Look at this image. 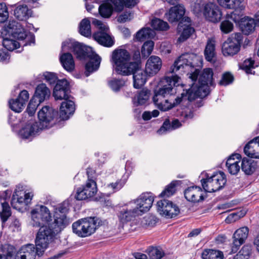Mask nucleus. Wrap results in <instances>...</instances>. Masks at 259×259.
<instances>
[{
  "label": "nucleus",
  "instance_id": "43",
  "mask_svg": "<svg viewBox=\"0 0 259 259\" xmlns=\"http://www.w3.org/2000/svg\"><path fill=\"white\" fill-rule=\"evenodd\" d=\"M201 256L202 259H223L224 255L219 250L206 249L203 251Z\"/></svg>",
  "mask_w": 259,
  "mask_h": 259
},
{
  "label": "nucleus",
  "instance_id": "49",
  "mask_svg": "<svg viewBox=\"0 0 259 259\" xmlns=\"http://www.w3.org/2000/svg\"><path fill=\"white\" fill-rule=\"evenodd\" d=\"M154 46V42L152 40L146 41L142 46L141 54L143 57H148L152 53Z\"/></svg>",
  "mask_w": 259,
  "mask_h": 259
},
{
  "label": "nucleus",
  "instance_id": "1",
  "mask_svg": "<svg viewBox=\"0 0 259 259\" xmlns=\"http://www.w3.org/2000/svg\"><path fill=\"white\" fill-rule=\"evenodd\" d=\"M110 62L115 71L122 76L132 74L133 70L141 67V59L140 50L134 51L131 58L130 53L124 49L114 50L111 55Z\"/></svg>",
  "mask_w": 259,
  "mask_h": 259
},
{
  "label": "nucleus",
  "instance_id": "44",
  "mask_svg": "<svg viewBox=\"0 0 259 259\" xmlns=\"http://www.w3.org/2000/svg\"><path fill=\"white\" fill-rule=\"evenodd\" d=\"M114 11L113 8L106 0L104 3L101 4L99 7V12L102 17L104 18H109L112 15Z\"/></svg>",
  "mask_w": 259,
  "mask_h": 259
},
{
  "label": "nucleus",
  "instance_id": "22",
  "mask_svg": "<svg viewBox=\"0 0 259 259\" xmlns=\"http://www.w3.org/2000/svg\"><path fill=\"white\" fill-rule=\"evenodd\" d=\"M249 229L247 227H243L236 230L233 236L232 251H237L248 237Z\"/></svg>",
  "mask_w": 259,
  "mask_h": 259
},
{
  "label": "nucleus",
  "instance_id": "56",
  "mask_svg": "<svg viewBox=\"0 0 259 259\" xmlns=\"http://www.w3.org/2000/svg\"><path fill=\"white\" fill-rule=\"evenodd\" d=\"M254 61L251 58L246 59L240 65V68L244 70L247 74H251V69L254 68Z\"/></svg>",
  "mask_w": 259,
  "mask_h": 259
},
{
  "label": "nucleus",
  "instance_id": "55",
  "mask_svg": "<svg viewBox=\"0 0 259 259\" xmlns=\"http://www.w3.org/2000/svg\"><path fill=\"white\" fill-rule=\"evenodd\" d=\"M40 104V103L32 98L28 103L25 112H27L30 116H33L35 113L38 106Z\"/></svg>",
  "mask_w": 259,
  "mask_h": 259
},
{
  "label": "nucleus",
  "instance_id": "21",
  "mask_svg": "<svg viewBox=\"0 0 259 259\" xmlns=\"http://www.w3.org/2000/svg\"><path fill=\"white\" fill-rule=\"evenodd\" d=\"M185 198L193 203L201 202L206 197V194L200 187H188L184 192Z\"/></svg>",
  "mask_w": 259,
  "mask_h": 259
},
{
  "label": "nucleus",
  "instance_id": "19",
  "mask_svg": "<svg viewBox=\"0 0 259 259\" xmlns=\"http://www.w3.org/2000/svg\"><path fill=\"white\" fill-rule=\"evenodd\" d=\"M154 201V197L150 193H144L136 199L132 200L134 205L139 211L140 215L148 211L151 207Z\"/></svg>",
  "mask_w": 259,
  "mask_h": 259
},
{
  "label": "nucleus",
  "instance_id": "45",
  "mask_svg": "<svg viewBox=\"0 0 259 259\" xmlns=\"http://www.w3.org/2000/svg\"><path fill=\"white\" fill-rule=\"evenodd\" d=\"M54 218V229L58 228L59 230H61L69 224V221L65 215L55 213Z\"/></svg>",
  "mask_w": 259,
  "mask_h": 259
},
{
  "label": "nucleus",
  "instance_id": "29",
  "mask_svg": "<svg viewBox=\"0 0 259 259\" xmlns=\"http://www.w3.org/2000/svg\"><path fill=\"white\" fill-rule=\"evenodd\" d=\"M259 138L256 137L249 141L244 148V152L250 158H259Z\"/></svg>",
  "mask_w": 259,
  "mask_h": 259
},
{
  "label": "nucleus",
  "instance_id": "2",
  "mask_svg": "<svg viewBox=\"0 0 259 259\" xmlns=\"http://www.w3.org/2000/svg\"><path fill=\"white\" fill-rule=\"evenodd\" d=\"M180 79L179 76L174 75L171 77H164L160 80L159 83L160 87L157 90L154 91L153 101L161 111H166L174 107V105L168 100L164 99V97L176 93L174 87H178L180 84Z\"/></svg>",
  "mask_w": 259,
  "mask_h": 259
},
{
  "label": "nucleus",
  "instance_id": "53",
  "mask_svg": "<svg viewBox=\"0 0 259 259\" xmlns=\"http://www.w3.org/2000/svg\"><path fill=\"white\" fill-rule=\"evenodd\" d=\"M9 105L12 110L18 113L21 112L25 106L20 101L17 100V99L10 100Z\"/></svg>",
  "mask_w": 259,
  "mask_h": 259
},
{
  "label": "nucleus",
  "instance_id": "50",
  "mask_svg": "<svg viewBox=\"0 0 259 259\" xmlns=\"http://www.w3.org/2000/svg\"><path fill=\"white\" fill-rule=\"evenodd\" d=\"M110 6L113 8L115 12L120 13L126 7L125 0H107Z\"/></svg>",
  "mask_w": 259,
  "mask_h": 259
},
{
  "label": "nucleus",
  "instance_id": "61",
  "mask_svg": "<svg viewBox=\"0 0 259 259\" xmlns=\"http://www.w3.org/2000/svg\"><path fill=\"white\" fill-rule=\"evenodd\" d=\"M9 12L6 5L4 3L0 4V23L5 22L8 19Z\"/></svg>",
  "mask_w": 259,
  "mask_h": 259
},
{
  "label": "nucleus",
  "instance_id": "11",
  "mask_svg": "<svg viewBox=\"0 0 259 259\" xmlns=\"http://www.w3.org/2000/svg\"><path fill=\"white\" fill-rule=\"evenodd\" d=\"M73 233L79 237H85L94 233L97 225L95 218H84L72 224Z\"/></svg>",
  "mask_w": 259,
  "mask_h": 259
},
{
  "label": "nucleus",
  "instance_id": "13",
  "mask_svg": "<svg viewBox=\"0 0 259 259\" xmlns=\"http://www.w3.org/2000/svg\"><path fill=\"white\" fill-rule=\"evenodd\" d=\"M164 2H167L169 5H175L171 7L168 12L165 14L167 20L170 23L177 22L181 20H185V22L189 23L191 21L190 18L184 17L185 13V9L184 7L181 5H178L179 0H163Z\"/></svg>",
  "mask_w": 259,
  "mask_h": 259
},
{
  "label": "nucleus",
  "instance_id": "38",
  "mask_svg": "<svg viewBox=\"0 0 259 259\" xmlns=\"http://www.w3.org/2000/svg\"><path fill=\"white\" fill-rule=\"evenodd\" d=\"M155 36L154 31L150 28H143L139 30L135 36V38L139 41H144L146 39L152 38Z\"/></svg>",
  "mask_w": 259,
  "mask_h": 259
},
{
  "label": "nucleus",
  "instance_id": "15",
  "mask_svg": "<svg viewBox=\"0 0 259 259\" xmlns=\"http://www.w3.org/2000/svg\"><path fill=\"white\" fill-rule=\"evenodd\" d=\"M234 11L230 13H227L225 16V20L220 24V28L221 32L224 34H228L233 31L234 25L230 20L237 23L242 17V11L243 10L240 9H233Z\"/></svg>",
  "mask_w": 259,
  "mask_h": 259
},
{
  "label": "nucleus",
  "instance_id": "18",
  "mask_svg": "<svg viewBox=\"0 0 259 259\" xmlns=\"http://www.w3.org/2000/svg\"><path fill=\"white\" fill-rule=\"evenodd\" d=\"M138 210L132 201L124 204L119 208L117 216L119 221L124 223L133 220L136 217L140 215Z\"/></svg>",
  "mask_w": 259,
  "mask_h": 259
},
{
  "label": "nucleus",
  "instance_id": "54",
  "mask_svg": "<svg viewBox=\"0 0 259 259\" xmlns=\"http://www.w3.org/2000/svg\"><path fill=\"white\" fill-rule=\"evenodd\" d=\"M194 31V28L190 26V25H186L185 27L184 28L180 36L178 38V41L179 42L185 41L192 35Z\"/></svg>",
  "mask_w": 259,
  "mask_h": 259
},
{
  "label": "nucleus",
  "instance_id": "3",
  "mask_svg": "<svg viewBox=\"0 0 259 259\" xmlns=\"http://www.w3.org/2000/svg\"><path fill=\"white\" fill-rule=\"evenodd\" d=\"M74 47L72 52L76 55L77 59L79 60L89 59V61L84 66L85 76L88 77L91 73L98 70L101 61V58L99 55L92 51L91 47H87L78 42Z\"/></svg>",
  "mask_w": 259,
  "mask_h": 259
},
{
  "label": "nucleus",
  "instance_id": "58",
  "mask_svg": "<svg viewBox=\"0 0 259 259\" xmlns=\"http://www.w3.org/2000/svg\"><path fill=\"white\" fill-rule=\"evenodd\" d=\"M234 80V78L233 75L230 72H226L223 74L219 84L220 85L226 86L232 83Z\"/></svg>",
  "mask_w": 259,
  "mask_h": 259
},
{
  "label": "nucleus",
  "instance_id": "6",
  "mask_svg": "<svg viewBox=\"0 0 259 259\" xmlns=\"http://www.w3.org/2000/svg\"><path fill=\"white\" fill-rule=\"evenodd\" d=\"M193 11L197 15L203 14L205 19L213 23L220 22L222 18V12L220 7L213 3L201 5L195 4Z\"/></svg>",
  "mask_w": 259,
  "mask_h": 259
},
{
  "label": "nucleus",
  "instance_id": "26",
  "mask_svg": "<svg viewBox=\"0 0 259 259\" xmlns=\"http://www.w3.org/2000/svg\"><path fill=\"white\" fill-rule=\"evenodd\" d=\"M11 195L10 191H5L0 193V216L3 222H5L11 215V209L7 202Z\"/></svg>",
  "mask_w": 259,
  "mask_h": 259
},
{
  "label": "nucleus",
  "instance_id": "62",
  "mask_svg": "<svg viewBox=\"0 0 259 259\" xmlns=\"http://www.w3.org/2000/svg\"><path fill=\"white\" fill-rule=\"evenodd\" d=\"M229 160L228 162H226V165L228 168V171L232 175H235L238 174L240 169V166L238 163H230Z\"/></svg>",
  "mask_w": 259,
  "mask_h": 259
},
{
  "label": "nucleus",
  "instance_id": "51",
  "mask_svg": "<svg viewBox=\"0 0 259 259\" xmlns=\"http://www.w3.org/2000/svg\"><path fill=\"white\" fill-rule=\"evenodd\" d=\"M124 81L122 79L113 78L108 81L109 87L114 92H118L124 86Z\"/></svg>",
  "mask_w": 259,
  "mask_h": 259
},
{
  "label": "nucleus",
  "instance_id": "37",
  "mask_svg": "<svg viewBox=\"0 0 259 259\" xmlns=\"http://www.w3.org/2000/svg\"><path fill=\"white\" fill-rule=\"evenodd\" d=\"M257 167V162L251 159L244 158L242 160L241 169L247 175H251Z\"/></svg>",
  "mask_w": 259,
  "mask_h": 259
},
{
  "label": "nucleus",
  "instance_id": "20",
  "mask_svg": "<svg viewBox=\"0 0 259 259\" xmlns=\"http://www.w3.org/2000/svg\"><path fill=\"white\" fill-rule=\"evenodd\" d=\"M69 82L66 79L58 80L53 90V96L55 100L66 99L71 97L70 95Z\"/></svg>",
  "mask_w": 259,
  "mask_h": 259
},
{
  "label": "nucleus",
  "instance_id": "41",
  "mask_svg": "<svg viewBox=\"0 0 259 259\" xmlns=\"http://www.w3.org/2000/svg\"><path fill=\"white\" fill-rule=\"evenodd\" d=\"M79 33L85 37H90L92 34L91 22L88 18L83 19L79 25Z\"/></svg>",
  "mask_w": 259,
  "mask_h": 259
},
{
  "label": "nucleus",
  "instance_id": "34",
  "mask_svg": "<svg viewBox=\"0 0 259 259\" xmlns=\"http://www.w3.org/2000/svg\"><path fill=\"white\" fill-rule=\"evenodd\" d=\"M59 60L63 68L67 71L71 72L74 70L75 63L73 57L70 53H61Z\"/></svg>",
  "mask_w": 259,
  "mask_h": 259
},
{
  "label": "nucleus",
  "instance_id": "64",
  "mask_svg": "<svg viewBox=\"0 0 259 259\" xmlns=\"http://www.w3.org/2000/svg\"><path fill=\"white\" fill-rule=\"evenodd\" d=\"M125 183L126 179H117L116 182L108 184V187L111 188L114 191H116L120 190Z\"/></svg>",
  "mask_w": 259,
  "mask_h": 259
},
{
  "label": "nucleus",
  "instance_id": "7",
  "mask_svg": "<svg viewBox=\"0 0 259 259\" xmlns=\"http://www.w3.org/2000/svg\"><path fill=\"white\" fill-rule=\"evenodd\" d=\"M7 29L8 31L11 34L13 37L22 41L23 47L34 44V35L30 32H27L22 25L17 21L14 20H10L7 25Z\"/></svg>",
  "mask_w": 259,
  "mask_h": 259
},
{
  "label": "nucleus",
  "instance_id": "52",
  "mask_svg": "<svg viewBox=\"0 0 259 259\" xmlns=\"http://www.w3.org/2000/svg\"><path fill=\"white\" fill-rule=\"evenodd\" d=\"M246 213V211L245 210H242L237 212L231 213L226 218L225 222L228 224L234 223L243 217Z\"/></svg>",
  "mask_w": 259,
  "mask_h": 259
},
{
  "label": "nucleus",
  "instance_id": "36",
  "mask_svg": "<svg viewBox=\"0 0 259 259\" xmlns=\"http://www.w3.org/2000/svg\"><path fill=\"white\" fill-rule=\"evenodd\" d=\"M219 5L226 9L244 10V0H217Z\"/></svg>",
  "mask_w": 259,
  "mask_h": 259
},
{
  "label": "nucleus",
  "instance_id": "23",
  "mask_svg": "<svg viewBox=\"0 0 259 259\" xmlns=\"http://www.w3.org/2000/svg\"><path fill=\"white\" fill-rule=\"evenodd\" d=\"M38 123L35 120L30 119L20 130L19 134L22 138L28 139L34 137L40 130Z\"/></svg>",
  "mask_w": 259,
  "mask_h": 259
},
{
  "label": "nucleus",
  "instance_id": "24",
  "mask_svg": "<svg viewBox=\"0 0 259 259\" xmlns=\"http://www.w3.org/2000/svg\"><path fill=\"white\" fill-rule=\"evenodd\" d=\"M73 97H68L66 99H64L60 108L59 118L60 120H67L70 115H72L75 110V105L74 102L71 99Z\"/></svg>",
  "mask_w": 259,
  "mask_h": 259
},
{
  "label": "nucleus",
  "instance_id": "48",
  "mask_svg": "<svg viewBox=\"0 0 259 259\" xmlns=\"http://www.w3.org/2000/svg\"><path fill=\"white\" fill-rule=\"evenodd\" d=\"M3 46L7 49V51H12L22 46V41L18 42L16 40L6 39L3 41Z\"/></svg>",
  "mask_w": 259,
  "mask_h": 259
},
{
  "label": "nucleus",
  "instance_id": "63",
  "mask_svg": "<svg viewBox=\"0 0 259 259\" xmlns=\"http://www.w3.org/2000/svg\"><path fill=\"white\" fill-rule=\"evenodd\" d=\"M44 76L47 82L50 84L56 83L59 80L57 74L53 72H46Z\"/></svg>",
  "mask_w": 259,
  "mask_h": 259
},
{
  "label": "nucleus",
  "instance_id": "35",
  "mask_svg": "<svg viewBox=\"0 0 259 259\" xmlns=\"http://www.w3.org/2000/svg\"><path fill=\"white\" fill-rule=\"evenodd\" d=\"M242 32L245 35H249L254 30L255 24V19L248 17L242 18L238 22Z\"/></svg>",
  "mask_w": 259,
  "mask_h": 259
},
{
  "label": "nucleus",
  "instance_id": "25",
  "mask_svg": "<svg viewBox=\"0 0 259 259\" xmlns=\"http://www.w3.org/2000/svg\"><path fill=\"white\" fill-rule=\"evenodd\" d=\"M204 191L213 192L221 189L227 182V179H202Z\"/></svg>",
  "mask_w": 259,
  "mask_h": 259
},
{
  "label": "nucleus",
  "instance_id": "39",
  "mask_svg": "<svg viewBox=\"0 0 259 259\" xmlns=\"http://www.w3.org/2000/svg\"><path fill=\"white\" fill-rule=\"evenodd\" d=\"M150 91L143 89L141 90L134 98V103L137 106L145 104L148 101L150 96Z\"/></svg>",
  "mask_w": 259,
  "mask_h": 259
},
{
  "label": "nucleus",
  "instance_id": "8",
  "mask_svg": "<svg viewBox=\"0 0 259 259\" xmlns=\"http://www.w3.org/2000/svg\"><path fill=\"white\" fill-rule=\"evenodd\" d=\"M38 125L41 130L52 127L61 120L58 110L49 106H44L37 113Z\"/></svg>",
  "mask_w": 259,
  "mask_h": 259
},
{
  "label": "nucleus",
  "instance_id": "30",
  "mask_svg": "<svg viewBox=\"0 0 259 259\" xmlns=\"http://www.w3.org/2000/svg\"><path fill=\"white\" fill-rule=\"evenodd\" d=\"M33 12L25 4H18L14 11L15 17L20 21H25L31 17Z\"/></svg>",
  "mask_w": 259,
  "mask_h": 259
},
{
  "label": "nucleus",
  "instance_id": "5",
  "mask_svg": "<svg viewBox=\"0 0 259 259\" xmlns=\"http://www.w3.org/2000/svg\"><path fill=\"white\" fill-rule=\"evenodd\" d=\"M198 59L196 57L193 59V62L191 61L192 59L189 54H183L175 61L174 64L170 67L169 70V73L172 74V76L177 75V74H173L179 70L182 69L181 71L185 72L187 70L190 71V78L192 81H197L198 75L200 73V68H196V66L194 63V61ZM179 76V75H178Z\"/></svg>",
  "mask_w": 259,
  "mask_h": 259
},
{
  "label": "nucleus",
  "instance_id": "4",
  "mask_svg": "<svg viewBox=\"0 0 259 259\" xmlns=\"http://www.w3.org/2000/svg\"><path fill=\"white\" fill-rule=\"evenodd\" d=\"M193 81L189 86L194 93L191 92L189 94V98L196 99L197 97H206L210 93L209 87L215 85L212 69L210 68L203 69L199 77L198 83H196V81Z\"/></svg>",
  "mask_w": 259,
  "mask_h": 259
},
{
  "label": "nucleus",
  "instance_id": "17",
  "mask_svg": "<svg viewBox=\"0 0 259 259\" xmlns=\"http://www.w3.org/2000/svg\"><path fill=\"white\" fill-rule=\"evenodd\" d=\"M157 207L159 213L167 218H174L180 212L179 207L176 204L165 199L158 201Z\"/></svg>",
  "mask_w": 259,
  "mask_h": 259
},
{
  "label": "nucleus",
  "instance_id": "47",
  "mask_svg": "<svg viewBox=\"0 0 259 259\" xmlns=\"http://www.w3.org/2000/svg\"><path fill=\"white\" fill-rule=\"evenodd\" d=\"M191 92L194 93V91L190 87L188 89L184 90L183 92L181 95V96L177 97L175 99L174 103H171V104L174 105V107L180 104L182 102L183 99H187L189 101H192L195 100L196 99H190L189 98V94Z\"/></svg>",
  "mask_w": 259,
  "mask_h": 259
},
{
  "label": "nucleus",
  "instance_id": "9",
  "mask_svg": "<svg viewBox=\"0 0 259 259\" xmlns=\"http://www.w3.org/2000/svg\"><path fill=\"white\" fill-rule=\"evenodd\" d=\"M23 187H18L13 195L11 205L14 209L21 211L23 208L29 205L34 196L32 189H24Z\"/></svg>",
  "mask_w": 259,
  "mask_h": 259
},
{
  "label": "nucleus",
  "instance_id": "42",
  "mask_svg": "<svg viewBox=\"0 0 259 259\" xmlns=\"http://www.w3.org/2000/svg\"><path fill=\"white\" fill-rule=\"evenodd\" d=\"M180 184V181H172L165 187L164 190L160 193L159 196L161 197H169L173 195L176 193L177 188Z\"/></svg>",
  "mask_w": 259,
  "mask_h": 259
},
{
  "label": "nucleus",
  "instance_id": "16",
  "mask_svg": "<svg viewBox=\"0 0 259 259\" xmlns=\"http://www.w3.org/2000/svg\"><path fill=\"white\" fill-rule=\"evenodd\" d=\"M97 183L93 179H88L86 183L77 189L75 198L78 200L93 197L97 193Z\"/></svg>",
  "mask_w": 259,
  "mask_h": 259
},
{
  "label": "nucleus",
  "instance_id": "57",
  "mask_svg": "<svg viewBox=\"0 0 259 259\" xmlns=\"http://www.w3.org/2000/svg\"><path fill=\"white\" fill-rule=\"evenodd\" d=\"M226 177L224 172L221 170H216L211 176H209V174L205 171H203L201 173L199 178H226Z\"/></svg>",
  "mask_w": 259,
  "mask_h": 259
},
{
  "label": "nucleus",
  "instance_id": "46",
  "mask_svg": "<svg viewBox=\"0 0 259 259\" xmlns=\"http://www.w3.org/2000/svg\"><path fill=\"white\" fill-rule=\"evenodd\" d=\"M151 26L154 29L160 31H166L169 28L166 22L157 18H154L152 20Z\"/></svg>",
  "mask_w": 259,
  "mask_h": 259
},
{
  "label": "nucleus",
  "instance_id": "31",
  "mask_svg": "<svg viewBox=\"0 0 259 259\" xmlns=\"http://www.w3.org/2000/svg\"><path fill=\"white\" fill-rule=\"evenodd\" d=\"M50 95L51 92L49 89L46 84L42 83L36 87L32 98L41 103L49 99Z\"/></svg>",
  "mask_w": 259,
  "mask_h": 259
},
{
  "label": "nucleus",
  "instance_id": "28",
  "mask_svg": "<svg viewBox=\"0 0 259 259\" xmlns=\"http://www.w3.org/2000/svg\"><path fill=\"white\" fill-rule=\"evenodd\" d=\"M162 66L161 59L156 56H151L147 60L145 70L149 76L156 74L160 70Z\"/></svg>",
  "mask_w": 259,
  "mask_h": 259
},
{
  "label": "nucleus",
  "instance_id": "14",
  "mask_svg": "<svg viewBox=\"0 0 259 259\" xmlns=\"http://www.w3.org/2000/svg\"><path fill=\"white\" fill-rule=\"evenodd\" d=\"M243 40V35L241 33H235L227 39L222 46V52L224 56H233L240 49Z\"/></svg>",
  "mask_w": 259,
  "mask_h": 259
},
{
  "label": "nucleus",
  "instance_id": "27",
  "mask_svg": "<svg viewBox=\"0 0 259 259\" xmlns=\"http://www.w3.org/2000/svg\"><path fill=\"white\" fill-rule=\"evenodd\" d=\"M37 251L34 245L28 244L23 245L17 252L15 259H35Z\"/></svg>",
  "mask_w": 259,
  "mask_h": 259
},
{
  "label": "nucleus",
  "instance_id": "12",
  "mask_svg": "<svg viewBox=\"0 0 259 259\" xmlns=\"http://www.w3.org/2000/svg\"><path fill=\"white\" fill-rule=\"evenodd\" d=\"M53 231L48 226H41L37 233L35 239V249L37 251V255H42L52 241Z\"/></svg>",
  "mask_w": 259,
  "mask_h": 259
},
{
  "label": "nucleus",
  "instance_id": "40",
  "mask_svg": "<svg viewBox=\"0 0 259 259\" xmlns=\"http://www.w3.org/2000/svg\"><path fill=\"white\" fill-rule=\"evenodd\" d=\"M205 59L208 62H212L215 58L214 41L209 39L204 50Z\"/></svg>",
  "mask_w": 259,
  "mask_h": 259
},
{
  "label": "nucleus",
  "instance_id": "59",
  "mask_svg": "<svg viewBox=\"0 0 259 259\" xmlns=\"http://www.w3.org/2000/svg\"><path fill=\"white\" fill-rule=\"evenodd\" d=\"M149 255L152 259H160L164 255V252L160 248L152 247L149 248Z\"/></svg>",
  "mask_w": 259,
  "mask_h": 259
},
{
  "label": "nucleus",
  "instance_id": "33",
  "mask_svg": "<svg viewBox=\"0 0 259 259\" xmlns=\"http://www.w3.org/2000/svg\"><path fill=\"white\" fill-rule=\"evenodd\" d=\"M132 74L133 75L134 87L137 89L141 88L147 81L148 74L146 73V70L144 71L139 67L133 70Z\"/></svg>",
  "mask_w": 259,
  "mask_h": 259
},
{
  "label": "nucleus",
  "instance_id": "32",
  "mask_svg": "<svg viewBox=\"0 0 259 259\" xmlns=\"http://www.w3.org/2000/svg\"><path fill=\"white\" fill-rule=\"evenodd\" d=\"M93 37L100 45L105 47H111L114 44V39L106 32H95Z\"/></svg>",
  "mask_w": 259,
  "mask_h": 259
},
{
  "label": "nucleus",
  "instance_id": "10",
  "mask_svg": "<svg viewBox=\"0 0 259 259\" xmlns=\"http://www.w3.org/2000/svg\"><path fill=\"white\" fill-rule=\"evenodd\" d=\"M32 224L33 227L47 226L52 220V216L49 208L42 205H37L30 212Z\"/></svg>",
  "mask_w": 259,
  "mask_h": 259
},
{
  "label": "nucleus",
  "instance_id": "60",
  "mask_svg": "<svg viewBox=\"0 0 259 259\" xmlns=\"http://www.w3.org/2000/svg\"><path fill=\"white\" fill-rule=\"evenodd\" d=\"M133 17V13L131 11L125 10L117 17V21L120 23L130 21Z\"/></svg>",
  "mask_w": 259,
  "mask_h": 259
}]
</instances>
